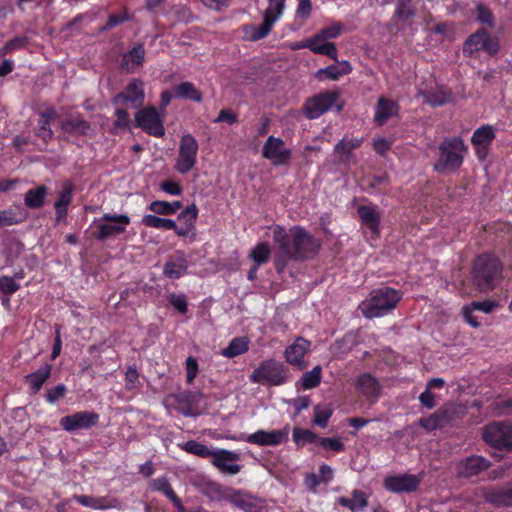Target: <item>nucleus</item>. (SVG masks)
I'll return each instance as SVG.
<instances>
[{
	"instance_id": "32",
	"label": "nucleus",
	"mask_w": 512,
	"mask_h": 512,
	"mask_svg": "<svg viewBox=\"0 0 512 512\" xmlns=\"http://www.w3.org/2000/svg\"><path fill=\"white\" fill-rule=\"evenodd\" d=\"M151 486L153 490L162 492L169 500H171L179 512L184 511L180 499L177 497L172 487L165 478H158L153 480Z\"/></svg>"
},
{
	"instance_id": "30",
	"label": "nucleus",
	"mask_w": 512,
	"mask_h": 512,
	"mask_svg": "<svg viewBox=\"0 0 512 512\" xmlns=\"http://www.w3.org/2000/svg\"><path fill=\"white\" fill-rule=\"evenodd\" d=\"M233 504L245 512H264L263 501L251 495H238Z\"/></svg>"
},
{
	"instance_id": "25",
	"label": "nucleus",
	"mask_w": 512,
	"mask_h": 512,
	"mask_svg": "<svg viewBox=\"0 0 512 512\" xmlns=\"http://www.w3.org/2000/svg\"><path fill=\"white\" fill-rule=\"evenodd\" d=\"M358 214L362 224L367 227L373 235L379 233L380 213L376 206L363 205L358 208Z\"/></svg>"
},
{
	"instance_id": "41",
	"label": "nucleus",
	"mask_w": 512,
	"mask_h": 512,
	"mask_svg": "<svg viewBox=\"0 0 512 512\" xmlns=\"http://www.w3.org/2000/svg\"><path fill=\"white\" fill-rule=\"evenodd\" d=\"M270 255V246L265 242L256 244L249 253V257L255 262V264H257V266L266 263L269 260Z\"/></svg>"
},
{
	"instance_id": "64",
	"label": "nucleus",
	"mask_w": 512,
	"mask_h": 512,
	"mask_svg": "<svg viewBox=\"0 0 512 512\" xmlns=\"http://www.w3.org/2000/svg\"><path fill=\"white\" fill-rule=\"evenodd\" d=\"M18 222L15 214L11 210L0 211V226H10Z\"/></svg>"
},
{
	"instance_id": "59",
	"label": "nucleus",
	"mask_w": 512,
	"mask_h": 512,
	"mask_svg": "<svg viewBox=\"0 0 512 512\" xmlns=\"http://www.w3.org/2000/svg\"><path fill=\"white\" fill-rule=\"evenodd\" d=\"M187 382L192 383L198 374V363L194 357L186 359Z\"/></svg>"
},
{
	"instance_id": "58",
	"label": "nucleus",
	"mask_w": 512,
	"mask_h": 512,
	"mask_svg": "<svg viewBox=\"0 0 512 512\" xmlns=\"http://www.w3.org/2000/svg\"><path fill=\"white\" fill-rule=\"evenodd\" d=\"M342 32V26L340 24H334L332 26L326 27L319 31L320 35L326 40L329 41L331 39L337 38Z\"/></svg>"
},
{
	"instance_id": "55",
	"label": "nucleus",
	"mask_w": 512,
	"mask_h": 512,
	"mask_svg": "<svg viewBox=\"0 0 512 512\" xmlns=\"http://www.w3.org/2000/svg\"><path fill=\"white\" fill-rule=\"evenodd\" d=\"M173 260L175 261L176 264H178V266H177L178 272L170 271V274L172 275V279H178L186 273L187 268H188V261L184 254H180L177 258H175Z\"/></svg>"
},
{
	"instance_id": "7",
	"label": "nucleus",
	"mask_w": 512,
	"mask_h": 512,
	"mask_svg": "<svg viewBox=\"0 0 512 512\" xmlns=\"http://www.w3.org/2000/svg\"><path fill=\"white\" fill-rule=\"evenodd\" d=\"M198 151L197 139L189 133L184 134L179 142L174 169L180 174L190 172L197 163Z\"/></svg>"
},
{
	"instance_id": "12",
	"label": "nucleus",
	"mask_w": 512,
	"mask_h": 512,
	"mask_svg": "<svg viewBox=\"0 0 512 512\" xmlns=\"http://www.w3.org/2000/svg\"><path fill=\"white\" fill-rule=\"evenodd\" d=\"M289 431L288 426L279 430L260 429L242 439L258 446H278L288 440Z\"/></svg>"
},
{
	"instance_id": "44",
	"label": "nucleus",
	"mask_w": 512,
	"mask_h": 512,
	"mask_svg": "<svg viewBox=\"0 0 512 512\" xmlns=\"http://www.w3.org/2000/svg\"><path fill=\"white\" fill-rule=\"evenodd\" d=\"M182 448L191 454L200 456V457H211L214 451H211L206 445L196 442L194 440H189L183 444Z\"/></svg>"
},
{
	"instance_id": "36",
	"label": "nucleus",
	"mask_w": 512,
	"mask_h": 512,
	"mask_svg": "<svg viewBox=\"0 0 512 512\" xmlns=\"http://www.w3.org/2000/svg\"><path fill=\"white\" fill-rule=\"evenodd\" d=\"M249 349V340L246 337H237L230 341L229 345L224 348L221 354L227 358L239 356Z\"/></svg>"
},
{
	"instance_id": "54",
	"label": "nucleus",
	"mask_w": 512,
	"mask_h": 512,
	"mask_svg": "<svg viewBox=\"0 0 512 512\" xmlns=\"http://www.w3.org/2000/svg\"><path fill=\"white\" fill-rule=\"evenodd\" d=\"M318 443L326 449H331L335 452L342 451L344 445L339 438H319Z\"/></svg>"
},
{
	"instance_id": "28",
	"label": "nucleus",
	"mask_w": 512,
	"mask_h": 512,
	"mask_svg": "<svg viewBox=\"0 0 512 512\" xmlns=\"http://www.w3.org/2000/svg\"><path fill=\"white\" fill-rule=\"evenodd\" d=\"M310 50L313 53L321 54L332 58L333 60L337 59V49L333 42L326 41L320 33L315 34L314 36L309 38Z\"/></svg>"
},
{
	"instance_id": "15",
	"label": "nucleus",
	"mask_w": 512,
	"mask_h": 512,
	"mask_svg": "<svg viewBox=\"0 0 512 512\" xmlns=\"http://www.w3.org/2000/svg\"><path fill=\"white\" fill-rule=\"evenodd\" d=\"M198 217V208L193 203L182 210L178 215V220L184 222V226L172 228L179 237H187L190 242L196 240V220Z\"/></svg>"
},
{
	"instance_id": "24",
	"label": "nucleus",
	"mask_w": 512,
	"mask_h": 512,
	"mask_svg": "<svg viewBox=\"0 0 512 512\" xmlns=\"http://www.w3.org/2000/svg\"><path fill=\"white\" fill-rule=\"evenodd\" d=\"M73 499L82 506L95 510H105L117 508L119 506V502L116 499L107 496L93 497L87 495H75Z\"/></svg>"
},
{
	"instance_id": "23",
	"label": "nucleus",
	"mask_w": 512,
	"mask_h": 512,
	"mask_svg": "<svg viewBox=\"0 0 512 512\" xmlns=\"http://www.w3.org/2000/svg\"><path fill=\"white\" fill-rule=\"evenodd\" d=\"M398 114V104L385 97H380L375 107L374 121L382 126Z\"/></svg>"
},
{
	"instance_id": "2",
	"label": "nucleus",
	"mask_w": 512,
	"mask_h": 512,
	"mask_svg": "<svg viewBox=\"0 0 512 512\" xmlns=\"http://www.w3.org/2000/svg\"><path fill=\"white\" fill-rule=\"evenodd\" d=\"M400 299L399 291L389 287L378 288L359 304V310L366 318L381 317L393 310Z\"/></svg>"
},
{
	"instance_id": "20",
	"label": "nucleus",
	"mask_w": 512,
	"mask_h": 512,
	"mask_svg": "<svg viewBox=\"0 0 512 512\" xmlns=\"http://www.w3.org/2000/svg\"><path fill=\"white\" fill-rule=\"evenodd\" d=\"M490 463L482 456H470L457 464V472L463 477L478 475L489 467Z\"/></svg>"
},
{
	"instance_id": "29",
	"label": "nucleus",
	"mask_w": 512,
	"mask_h": 512,
	"mask_svg": "<svg viewBox=\"0 0 512 512\" xmlns=\"http://www.w3.org/2000/svg\"><path fill=\"white\" fill-rule=\"evenodd\" d=\"M419 96L423 101L433 107L442 106L451 99L450 94L444 88H435L430 90H420Z\"/></svg>"
},
{
	"instance_id": "57",
	"label": "nucleus",
	"mask_w": 512,
	"mask_h": 512,
	"mask_svg": "<svg viewBox=\"0 0 512 512\" xmlns=\"http://www.w3.org/2000/svg\"><path fill=\"white\" fill-rule=\"evenodd\" d=\"M160 188L162 191L166 192L169 195L179 196L182 194V188L180 184L173 180L162 182L160 184Z\"/></svg>"
},
{
	"instance_id": "16",
	"label": "nucleus",
	"mask_w": 512,
	"mask_h": 512,
	"mask_svg": "<svg viewBox=\"0 0 512 512\" xmlns=\"http://www.w3.org/2000/svg\"><path fill=\"white\" fill-rule=\"evenodd\" d=\"M337 94L332 92L321 93L311 99L305 104V114L310 119H316L336 103Z\"/></svg>"
},
{
	"instance_id": "4",
	"label": "nucleus",
	"mask_w": 512,
	"mask_h": 512,
	"mask_svg": "<svg viewBox=\"0 0 512 512\" xmlns=\"http://www.w3.org/2000/svg\"><path fill=\"white\" fill-rule=\"evenodd\" d=\"M130 222V217L126 214L105 213L93 220L90 229L96 239L105 240L124 233Z\"/></svg>"
},
{
	"instance_id": "14",
	"label": "nucleus",
	"mask_w": 512,
	"mask_h": 512,
	"mask_svg": "<svg viewBox=\"0 0 512 512\" xmlns=\"http://www.w3.org/2000/svg\"><path fill=\"white\" fill-rule=\"evenodd\" d=\"M421 480V475L407 473L392 475L384 479V487L393 493L413 492L418 488Z\"/></svg>"
},
{
	"instance_id": "53",
	"label": "nucleus",
	"mask_w": 512,
	"mask_h": 512,
	"mask_svg": "<svg viewBox=\"0 0 512 512\" xmlns=\"http://www.w3.org/2000/svg\"><path fill=\"white\" fill-rule=\"evenodd\" d=\"M477 20L480 23L487 24L489 27H493V14L484 5L477 6Z\"/></svg>"
},
{
	"instance_id": "18",
	"label": "nucleus",
	"mask_w": 512,
	"mask_h": 512,
	"mask_svg": "<svg viewBox=\"0 0 512 512\" xmlns=\"http://www.w3.org/2000/svg\"><path fill=\"white\" fill-rule=\"evenodd\" d=\"M311 343L302 338L298 337L291 345H289L284 351V357L286 361L297 367L298 369H303L306 367V363L304 362V357L309 351Z\"/></svg>"
},
{
	"instance_id": "52",
	"label": "nucleus",
	"mask_w": 512,
	"mask_h": 512,
	"mask_svg": "<svg viewBox=\"0 0 512 512\" xmlns=\"http://www.w3.org/2000/svg\"><path fill=\"white\" fill-rule=\"evenodd\" d=\"M19 289V284L9 276L0 278V290L6 294H12Z\"/></svg>"
},
{
	"instance_id": "42",
	"label": "nucleus",
	"mask_w": 512,
	"mask_h": 512,
	"mask_svg": "<svg viewBox=\"0 0 512 512\" xmlns=\"http://www.w3.org/2000/svg\"><path fill=\"white\" fill-rule=\"evenodd\" d=\"M46 195L47 192L44 186H39L35 189H31L25 194V204L31 208L41 207L44 203Z\"/></svg>"
},
{
	"instance_id": "26",
	"label": "nucleus",
	"mask_w": 512,
	"mask_h": 512,
	"mask_svg": "<svg viewBox=\"0 0 512 512\" xmlns=\"http://www.w3.org/2000/svg\"><path fill=\"white\" fill-rule=\"evenodd\" d=\"M145 57V50L143 45L139 44L133 47L128 53H126L121 61V67L126 72H135L139 67L142 66Z\"/></svg>"
},
{
	"instance_id": "43",
	"label": "nucleus",
	"mask_w": 512,
	"mask_h": 512,
	"mask_svg": "<svg viewBox=\"0 0 512 512\" xmlns=\"http://www.w3.org/2000/svg\"><path fill=\"white\" fill-rule=\"evenodd\" d=\"M62 128L66 132H73L85 135L88 134L91 130L89 123L81 118H70L66 120L63 123Z\"/></svg>"
},
{
	"instance_id": "40",
	"label": "nucleus",
	"mask_w": 512,
	"mask_h": 512,
	"mask_svg": "<svg viewBox=\"0 0 512 512\" xmlns=\"http://www.w3.org/2000/svg\"><path fill=\"white\" fill-rule=\"evenodd\" d=\"M174 96L176 98H186L196 102H200L202 97L200 92L192 83L183 82L174 88Z\"/></svg>"
},
{
	"instance_id": "13",
	"label": "nucleus",
	"mask_w": 512,
	"mask_h": 512,
	"mask_svg": "<svg viewBox=\"0 0 512 512\" xmlns=\"http://www.w3.org/2000/svg\"><path fill=\"white\" fill-rule=\"evenodd\" d=\"M144 100V83L139 79H132L124 90L114 97L116 104H129L132 108L141 107Z\"/></svg>"
},
{
	"instance_id": "33",
	"label": "nucleus",
	"mask_w": 512,
	"mask_h": 512,
	"mask_svg": "<svg viewBox=\"0 0 512 512\" xmlns=\"http://www.w3.org/2000/svg\"><path fill=\"white\" fill-rule=\"evenodd\" d=\"M337 501L342 506L348 507L351 512H362L368 505L367 498L361 491H354L351 499L339 497Z\"/></svg>"
},
{
	"instance_id": "35",
	"label": "nucleus",
	"mask_w": 512,
	"mask_h": 512,
	"mask_svg": "<svg viewBox=\"0 0 512 512\" xmlns=\"http://www.w3.org/2000/svg\"><path fill=\"white\" fill-rule=\"evenodd\" d=\"M51 373V367L48 364L42 365L37 371L26 376L33 392H38Z\"/></svg>"
},
{
	"instance_id": "47",
	"label": "nucleus",
	"mask_w": 512,
	"mask_h": 512,
	"mask_svg": "<svg viewBox=\"0 0 512 512\" xmlns=\"http://www.w3.org/2000/svg\"><path fill=\"white\" fill-rule=\"evenodd\" d=\"M321 367L316 366L311 371L306 372L302 376V386L304 389H312L321 381Z\"/></svg>"
},
{
	"instance_id": "49",
	"label": "nucleus",
	"mask_w": 512,
	"mask_h": 512,
	"mask_svg": "<svg viewBox=\"0 0 512 512\" xmlns=\"http://www.w3.org/2000/svg\"><path fill=\"white\" fill-rule=\"evenodd\" d=\"M284 6L285 0H269V5L264 13V18L275 19L276 22L282 16Z\"/></svg>"
},
{
	"instance_id": "38",
	"label": "nucleus",
	"mask_w": 512,
	"mask_h": 512,
	"mask_svg": "<svg viewBox=\"0 0 512 512\" xmlns=\"http://www.w3.org/2000/svg\"><path fill=\"white\" fill-rule=\"evenodd\" d=\"M274 23L275 19L264 18L260 26H250L246 29L247 37L252 41L266 37L270 33Z\"/></svg>"
},
{
	"instance_id": "5",
	"label": "nucleus",
	"mask_w": 512,
	"mask_h": 512,
	"mask_svg": "<svg viewBox=\"0 0 512 512\" xmlns=\"http://www.w3.org/2000/svg\"><path fill=\"white\" fill-rule=\"evenodd\" d=\"M466 152L467 148L461 138L444 140L439 146V159L435 169L442 172L459 168Z\"/></svg>"
},
{
	"instance_id": "1",
	"label": "nucleus",
	"mask_w": 512,
	"mask_h": 512,
	"mask_svg": "<svg viewBox=\"0 0 512 512\" xmlns=\"http://www.w3.org/2000/svg\"><path fill=\"white\" fill-rule=\"evenodd\" d=\"M270 229L276 246L274 263L278 272L283 271L291 260L313 258L320 248L319 241L301 226H292L286 230L280 225H274Z\"/></svg>"
},
{
	"instance_id": "51",
	"label": "nucleus",
	"mask_w": 512,
	"mask_h": 512,
	"mask_svg": "<svg viewBox=\"0 0 512 512\" xmlns=\"http://www.w3.org/2000/svg\"><path fill=\"white\" fill-rule=\"evenodd\" d=\"M149 210L157 215H172L171 214V206L168 201H153L149 204Z\"/></svg>"
},
{
	"instance_id": "27",
	"label": "nucleus",
	"mask_w": 512,
	"mask_h": 512,
	"mask_svg": "<svg viewBox=\"0 0 512 512\" xmlns=\"http://www.w3.org/2000/svg\"><path fill=\"white\" fill-rule=\"evenodd\" d=\"M352 71V67L348 61H337L336 63L325 68L319 69L316 72V77L318 79H331L337 80L341 76L347 75Z\"/></svg>"
},
{
	"instance_id": "19",
	"label": "nucleus",
	"mask_w": 512,
	"mask_h": 512,
	"mask_svg": "<svg viewBox=\"0 0 512 512\" xmlns=\"http://www.w3.org/2000/svg\"><path fill=\"white\" fill-rule=\"evenodd\" d=\"M211 458L213 465L223 473L235 475L240 471V466L236 463L239 457L232 451L223 449L215 450Z\"/></svg>"
},
{
	"instance_id": "9",
	"label": "nucleus",
	"mask_w": 512,
	"mask_h": 512,
	"mask_svg": "<svg viewBox=\"0 0 512 512\" xmlns=\"http://www.w3.org/2000/svg\"><path fill=\"white\" fill-rule=\"evenodd\" d=\"M483 438L489 445L498 449H512V425L505 422H495L483 430Z\"/></svg>"
},
{
	"instance_id": "45",
	"label": "nucleus",
	"mask_w": 512,
	"mask_h": 512,
	"mask_svg": "<svg viewBox=\"0 0 512 512\" xmlns=\"http://www.w3.org/2000/svg\"><path fill=\"white\" fill-rule=\"evenodd\" d=\"M331 415H332V409L330 406L317 405L314 408L313 424L324 428L327 426Z\"/></svg>"
},
{
	"instance_id": "63",
	"label": "nucleus",
	"mask_w": 512,
	"mask_h": 512,
	"mask_svg": "<svg viewBox=\"0 0 512 512\" xmlns=\"http://www.w3.org/2000/svg\"><path fill=\"white\" fill-rule=\"evenodd\" d=\"M139 376L136 369L129 368L125 374V387L129 390L137 387L139 383Z\"/></svg>"
},
{
	"instance_id": "34",
	"label": "nucleus",
	"mask_w": 512,
	"mask_h": 512,
	"mask_svg": "<svg viewBox=\"0 0 512 512\" xmlns=\"http://www.w3.org/2000/svg\"><path fill=\"white\" fill-rule=\"evenodd\" d=\"M485 498L496 505H512V485L507 488L490 489Z\"/></svg>"
},
{
	"instance_id": "48",
	"label": "nucleus",
	"mask_w": 512,
	"mask_h": 512,
	"mask_svg": "<svg viewBox=\"0 0 512 512\" xmlns=\"http://www.w3.org/2000/svg\"><path fill=\"white\" fill-rule=\"evenodd\" d=\"M293 440L297 445L313 443L319 440L315 433L308 429L295 428L293 430Z\"/></svg>"
},
{
	"instance_id": "17",
	"label": "nucleus",
	"mask_w": 512,
	"mask_h": 512,
	"mask_svg": "<svg viewBox=\"0 0 512 512\" xmlns=\"http://www.w3.org/2000/svg\"><path fill=\"white\" fill-rule=\"evenodd\" d=\"M99 419L96 413L81 411L72 415L64 416L60 420L61 427L69 432L78 429H87L94 426Z\"/></svg>"
},
{
	"instance_id": "8",
	"label": "nucleus",
	"mask_w": 512,
	"mask_h": 512,
	"mask_svg": "<svg viewBox=\"0 0 512 512\" xmlns=\"http://www.w3.org/2000/svg\"><path fill=\"white\" fill-rule=\"evenodd\" d=\"M481 50L489 55H495L499 50L497 38L492 37L490 33L484 29H479L471 34L463 45V53L470 57L475 56Z\"/></svg>"
},
{
	"instance_id": "22",
	"label": "nucleus",
	"mask_w": 512,
	"mask_h": 512,
	"mask_svg": "<svg viewBox=\"0 0 512 512\" xmlns=\"http://www.w3.org/2000/svg\"><path fill=\"white\" fill-rule=\"evenodd\" d=\"M358 392L366 398L377 399L380 395L381 386L377 379L370 374L364 373L355 381Z\"/></svg>"
},
{
	"instance_id": "37",
	"label": "nucleus",
	"mask_w": 512,
	"mask_h": 512,
	"mask_svg": "<svg viewBox=\"0 0 512 512\" xmlns=\"http://www.w3.org/2000/svg\"><path fill=\"white\" fill-rule=\"evenodd\" d=\"M141 223L149 228L170 230L176 228V222L169 218H161L153 214H146L142 217Z\"/></svg>"
},
{
	"instance_id": "56",
	"label": "nucleus",
	"mask_w": 512,
	"mask_h": 512,
	"mask_svg": "<svg viewBox=\"0 0 512 512\" xmlns=\"http://www.w3.org/2000/svg\"><path fill=\"white\" fill-rule=\"evenodd\" d=\"M169 302L180 313H186L187 301L183 294H171L169 296Z\"/></svg>"
},
{
	"instance_id": "50",
	"label": "nucleus",
	"mask_w": 512,
	"mask_h": 512,
	"mask_svg": "<svg viewBox=\"0 0 512 512\" xmlns=\"http://www.w3.org/2000/svg\"><path fill=\"white\" fill-rule=\"evenodd\" d=\"M361 141L357 138L342 140L336 147L335 151L341 155L348 156L352 150L360 146Z\"/></svg>"
},
{
	"instance_id": "6",
	"label": "nucleus",
	"mask_w": 512,
	"mask_h": 512,
	"mask_svg": "<svg viewBox=\"0 0 512 512\" xmlns=\"http://www.w3.org/2000/svg\"><path fill=\"white\" fill-rule=\"evenodd\" d=\"M250 380L256 384L279 386L288 380L287 369L280 362L265 360L253 371Z\"/></svg>"
},
{
	"instance_id": "62",
	"label": "nucleus",
	"mask_w": 512,
	"mask_h": 512,
	"mask_svg": "<svg viewBox=\"0 0 512 512\" xmlns=\"http://www.w3.org/2000/svg\"><path fill=\"white\" fill-rule=\"evenodd\" d=\"M391 145H392V140L384 138V137H379V138L375 139L373 142V147H374L375 151L380 155H383L386 151H388L390 149Z\"/></svg>"
},
{
	"instance_id": "21",
	"label": "nucleus",
	"mask_w": 512,
	"mask_h": 512,
	"mask_svg": "<svg viewBox=\"0 0 512 512\" xmlns=\"http://www.w3.org/2000/svg\"><path fill=\"white\" fill-rule=\"evenodd\" d=\"M494 138L495 131L490 125H483L474 131L471 142L475 146L476 153L480 158L486 156L487 147Z\"/></svg>"
},
{
	"instance_id": "39",
	"label": "nucleus",
	"mask_w": 512,
	"mask_h": 512,
	"mask_svg": "<svg viewBox=\"0 0 512 512\" xmlns=\"http://www.w3.org/2000/svg\"><path fill=\"white\" fill-rule=\"evenodd\" d=\"M56 112L53 109H49L40 115L38 121L37 134L43 139L52 137V130L50 128L52 120L55 118Z\"/></svg>"
},
{
	"instance_id": "31",
	"label": "nucleus",
	"mask_w": 512,
	"mask_h": 512,
	"mask_svg": "<svg viewBox=\"0 0 512 512\" xmlns=\"http://www.w3.org/2000/svg\"><path fill=\"white\" fill-rule=\"evenodd\" d=\"M449 420L448 412L440 409L430 416L420 419L419 423L424 429L432 431L445 426Z\"/></svg>"
},
{
	"instance_id": "60",
	"label": "nucleus",
	"mask_w": 512,
	"mask_h": 512,
	"mask_svg": "<svg viewBox=\"0 0 512 512\" xmlns=\"http://www.w3.org/2000/svg\"><path fill=\"white\" fill-rule=\"evenodd\" d=\"M468 306L472 307L473 311L474 310H479V311H482L484 313H490L497 306V303L495 301H492V300H485V301H482V302H472Z\"/></svg>"
},
{
	"instance_id": "10",
	"label": "nucleus",
	"mask_w": 512,
	"mask_h": 512,
	"mask_svg": "<svg viewBox=\"0 0 512 512\" xmlns=\"http://www.w3.org/2000/svg\"><path fill=\"white\" fill-rule=\"evenodd\" d=\"M163 121L164 114L161 115L156 108L152 106L142 108L135 114L137 127L155 137L165 135Z\"/></svg>"
},
{
	"instance_id": "3",
	"label": "nucleus",
	"mask_w": 512,
	"mask_h": 512,
	"mask_svg": "<svg viewBox=\"0 0 512 512\" xmlns=\"http://www.w3.org/2000/svg\"><path fill=\"white\" fill-rule=\"evenodd\" d=\"M501 273L502 266L497 257L483 254L475 260L473 279L479 290L494 288L501 278Z\"/></svg>"
},
{
	"instance_id": "46",
	"label": "nucleus",
	"mask_w": 512,
	"mask_h": 512,
	"mask_svg": "<svg viewBox=\"0 0 512 512\" xmlns=\"http://www.w3.org/2000/svg\"><path fill=\"white\" fill-rule=\"evenodd\" d=\"M414 16L410 0H398L394 17L406 22Z\"/></svg>"
},
{
	"instance_id": "61",
	"label": "nucleus",
	"mask_w": 512,
	"mask_h": 512,
	"mask_svg": "<svg viewBox=\"0 0 512 512\" xmlns=\"http://www.w3.org/2000/svg\"><path fill=\"white\" fill-rule=\"evenodd\" d=\"M311 9L312 6L310 0H298L296 15L299 18L307 19L311 14Z\"/></svg>"
},
{
	"instance_id": "11",
	"label": "nucleus",
	"mask_w": 512,
	"mask_h": 512,
	"mask_svg": "<svg viewBox=\"0 0 512 512\" xmlns=\"http://www.w3.org/2000/svg\"><path fill=\"white\" fill-rule=\"evenodd\" d=\"M262 156L275 166L288 165L292 152L281 138L269 136L262 148Z\"/></svg>"
}]
</instances>
